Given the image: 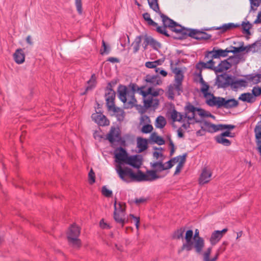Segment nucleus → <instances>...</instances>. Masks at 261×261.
<instances>
[{
  "label": "nucleus",
  "mask_w": 261,
  "mask_h": 261,
  "mask_svg": "<svg viewBox=\"0 0 261 261\" xmlns=\"http://www.w3.org/2000/svg\"><path fill=\"white\" fill-rule=\"evenodd\" d=\"M163 93L162 89H154L152 87H149L145 91H141V95L143 96L144 107L147 109L149 108L156 109L159 105V100L157 97Z\"/></svg>",
  "instance_id": "1"
},
{
  "label": "nucleus",
  "mask_w": 261,
  "mask_h": 261,
  "mask_svg": "<svg viewBox=\"0 0 261 261\" xmlns=\"http://www.w3.org/2000/svg\"><path fill=\"white\" fill-rule=\"evenodd\" d=\"M118 97L124 103L125 109L132 108L135 106L137 100L132 94H129L128 88L124 85H119L118 88Z\"/></svg>",
  "instance_id": "2"
},
{
  "label": "nucleus",
  "mask_w": 261,
  "mask_h": 261,
  "mask_svg": "<svg viewBox=\"0 0 261 261\" xmlns=\"http://www.w3.org/2000/svg\"><path fill=\"white\" fill-rule=\"evenodd\" d=\"M206 103L210 107H217L218 108L223 107L226 109H230L238 106V101L234 98L226 100L221 97H213L207 99Z\"/></svg>",
  "instance_id": "3"
},
{
  "label": "nucleus",
  "mask_w": 261,
  "mask_h": 261,
  "mask_svg": "<svg viewBox=\"0 0 261 261\" xmlns=\"http://www.w3.org/2000/svg\"><path fill=\"white\" fill-rule=\"evenodd\" d=\"M187 116L188 117V121L190 123H196L202 122L197 117V115L201 118L206 117L208 112L204 110L197 108L193 106L192 103H189L186 107Z\"/></svg>",
  "instance_id": "4"
},
{
  "label": "nucleus",
  "mask_w": 261,
  "mask_h": 261,
  "mask_svg": "<svg viewBox=\"0 0 261 261\" xmlns=\"http://www.w3.org/2000/svg\"><path fill=\"white\" fill-rule=\"evenodd\" d=\"M81 233L80 227L72 225L67 232V239L69 244L74 248H79L81 245V240L79 237Z\"/></svg>",
  "instance_id": "5"
},
{
  "label": "nucleus",
  "mask_w": 261,
  "mask_h": 261,
  "mask_svg": "<svg viewBox=\"0 0 261 261\" xmlns=\"http://www.w3.org/2000/svg\"><path fill=\"white\" fill-rule=\"evenodd\" d=\"M149 7L154 11L159 13L162 19L163 25L165 27L173 28L176 24V22L169 18L168 16L163 14L160 10L158 0H147Z\"/></svg>",
  "instance_id": "6"
},
{
  "label": "nucleus",
  "mask_w": 261,
  "mask_h": 261,
  "mask_svg": "<svg viewBox=\"0 0 261 261\" xmlns=\"http://www.w3.org/2000/svg\"><path fill=\"white\" fill-rule=\"evenodd\" d=\"M111 83H109L108 86L105 90V98L108 109L116 112V109L115 107V92L112 89Z\"/></svg>",
  "instance_id": "7"
},
{
  "label": "nucleus",
  "mask_w": 261,
  "mask_h": 261,
  "mask_svg": "<svg viewBox=\"0 0 261 261\" xmlns=\"http://www.w3.org/2000/svg\"><path fill=\"white\" fill-rule=\"evenodd\" d=\"M238 62V59L237 57H230L227 60L221 61L218 66H215L214 71L216 73L226 71L231 67L232 64L237 63Z\"/></svg>",
  "instance_id": "8"
},
{
  "label": "nucleus",
  "mask_w": 261,
  "mask_h": 261,
  "mask_svg": "<svg viewBox=\"0 0 261 261\" xmlns=\"http://www.w3.org/2000/svg\"><path fill=\"white\" fill-rule=\"evenodd\" d=\"M183 75L180 70H178L175 74L174 83L173 85H170L169 87V92L170 94H173V90L178 92L180 94L182 91V82L183 80Z\"/></svg>",
  "instance_id": "9"
},
{
  "label": "nucleus",
  "mask_w": 261,
  "mask_h": 261,
  "mask_svg": "<svg viewBox=\"0 0 261 261\" xmlns=\"http://www.w3.org/2000/svg\"><path fill=\"white\" fill-rule=\"evenodd\" d=\"M193 236V232L192 230H188L187 231L185 238L186 243L182 244L181 249L178 250L179 253L184 250L189 251L193 248V241L192 240Z\"/></svg>",
  "instance_id": "10"
},
{
  "label": "nucleus",
  "mask_w": 261,
  "mask_h": 261,
  "mask_svg": "<svg viewBox=\"0 0 261 261\" xmlns=\"http://www.w3.org/2000/svg\"><path fill=\"white\" fill-rule=\"evenodd\" d=\"M116 170L119 177L124 181L128 182L129 180L127 177L130 178L132 173V170L128 167L123 168L121 165H117L116 166Z\"/></svg>",
  "instance_id": "11"
},
{
  "label": "nucleus",
  "mask_w": 261,
  "mask_h": 261,
  "mask_svg": "<svg viewBox=\"0 0 261 261\" xmlns=\"http://www.w3.org/2000/svg\"><path fill=\"white\" fill-rule=\"evenodd\" d=\"M232 76L226 73L217 76L216 85L218 88H226L229 86Z\"/></svg>",
  "instance_id": "12"
},
{
  "label": "nucleus",
  "mask_w": 261,
  "mask_h": 261,
  "mask_svg": "<svg viewBox=\"0 0 261 261\" xmlns=\"http://www.w3.org/2000/svg\"><path fill=\"white\" fill-rule=\"evenodd\" d=\"M229 53L228 48L224 50L221 49H215V48H214L213 50L208 51L205 55V59L208 58L209 57L212 59H217L220 57H225Z\"/></svg>",
  "instance_id": "13"
},
{
  "label": "nucleus",
  "mask_w": 261,
  "mask_h": 261,
  "mask_svg": "<svg viewBox=\"0 0 261 261\" xmlns=\"http://www.w3.org/2000/svg\"><path fill=\"white\" fill-rule=\"evenodd\" d=\"M189 103H191L190 102H188L186 103V106L184 107V114H182L181 113L177 112L175 109L172 110L170 113L171 118L173 120V121H179L182 122L184 121L186 119H188V117L187 116V112H186V107L188 106Z\"/></svg>",
  "instance_id": "14"
},
{
  "label": "nucleus",
  "mask_w": 261,
  "mask_h": 261,
  "mask_svg": "<svg viewBox=\"0 0 261 261\" xmlns=\"http://www.w3.org/2000/svg\"><path fill=\"white\" fill-rule=\"evenodd\" d=\"M189 36L197 40H208L212 36L205 32L200 31L196 29H190Z\"/></svg>",
  "instance_id": "15"
},
{
  "label": "nucleus",
  "mask_w": 261,
  "mask_h": 261,
  "mask_svg": "<svg viewBox=\"0 0 261 261\" xmlns=\"http://www.w3.org/2000/svg\"><path fill=\"white\" fill-rule=\"evenodd\" d=\"M227 230V228H224L222 230H215L213 232L210 238L211 245L214 246L218 243Z\"/></svg>",
  "instance_id": "16"
},
{
  "label": "nucleus",
  "mask_w": 261,
  "mask_h": 261,
  "mask_svg": "<svg viewBox=\"0 0 261 261\" xmlns=\"http://www.w3.org/2000/svg\"><path fill=\"white\" fill-rule=\"evenodd\" d=\"M115 161L118 163L117 165H121L122 163L126 164L128 159L126 150L122 147L119 149L118 152L115 154Z\"/></svg>",
  "instance_id": "17"
},
{
  "label": "nucleus",
  "mask_w": 261,
  "mask_h": 261,
  "mask_svg": "<svg viewBox=\"0 0 261 261\" xmlns=\"http://www.w3.org/2000/svg\"><path fill=\"white\" fill-rule=\"evenodd\" d=\"M114 218L115 221L121 225L122 227L123 226L124 224L128 222V219H126L125 217V213H118L117 210V201H115L114 202Z\"/></svg>",
  "instance_id": "18"
},
{
  "label": "nucleus",
  "mask_w": 261,
  "mask_h": 261,
  "mask_svg": "<svg viewBox=\"0 0 261 261\" xmlns=\"http://www.w3.org/2000/svg\"><path fill=\"white\" fill-rule=\"evenodd\" d=\"M92 118L97 124L100 126H107L110 124L109 120L105 115L100 113L93 114Z\"/></svg>",
  "instance_id": "19"
},
{
  "label": "nucleus",
  "mask_w": 261,
  "mask_h": 261,
  "mask_svg": "<svg viewBox=\"0 0 261 261\" xmlns=\"http://www.w3.org/2000/svg\"><path fill=\"white\" fill-rule=\"evenodd\" d=\"M201 123V128L202 130L213 133L219 130L218 125L212 124L206 121L200 122Z\"/></svg>",
  "instance_id": "20"
},
{
  "label": "nucleus",
  "mask_w": 261,
  "mask_h": 261,
  "mask_svg": "<svg viewBox=\"0 0 261 261\" xmlns=\"http://www.w3.org/2000/svg\"><path fill=\"white\" fill-rule=\"evenodd\" d=\"M200 83L201 85V87L200 88V91L203 94L204 97L206 99H209L210 98H213V97H215L213 94L208 92V89L210 88L209 85L203 80L202 76H200ZM207 100H206V101Z\"/></svg>",
  "instance_id": "21"
},
{
  "label": "nucleus",
  "mask_w": 261,
  "mask_h": 261,
  "mask_svg": "<svg viewBox=\"0 0 261 261\" xmlns=\"http://www.w3.org/2000/svg\"><path fill=\"white\" fill-rule=\"evenodd\" d=\"M247 85V82L243 79L235 80L234 77H231L229 86L234 91H237L238 89L242 87H245Z\"/></svg>",
  "instance_id": "22"
},
{
  "label": "nucleus",
  "mask_w": 261,
  "mask_h": 261,
  "mask_svg": "<svg viewBox=\"0 0 261 261\" xmlns=\"http://www.w3.org/2000/svg\"><path fill=\"white\" fill-rule=\"evenodd\" d=\"M126 164L139 169L142 165V158L137 155L129 156Z\"/></svg>",
  "instance_id": "23"
},
{
  "label": "nucleus",
  "mask_w": 261,
  "mask_h": 261,
  "mask_svg": "<svg viewBox=\"0 0 261 261\" xmlns=\"http://www.w3.org/2000/svg\"><path fill=\"white\" fill-rule=\"evenodd\" d=\"M215 62L213 61V59L211 58L206 62H199L196 65L197 69L201 70L203 69H210L214 70Z\"/></svg>",
  "instance_id": "24"
},
{
  "label": "nucleus",
  "mask_w": 261,
  "mask_h": 261,
  "mask_svg": "<svg viewBox=\"0 0 261 261\" xmlns=\"http://www.w3.org/2000/svg\"><path fill=\"white\" fill-rule=\"evenodd\" d=\"M107 139L111 143L119 140V135L115 127H111L109 133L107 135Z\"/></svg>",
  "instance_id": "25"
},
{
  "label": "nucleus",
  "mask_w": 261,
  "mask_h": 261,
  "mask_svg": "<svg viewBox=\"0 0 261 261\" xmlns=\"http://www.w3.org/2000/svg\"><path fill=\"white\" fill-rule=\"evenodd\" d=\"M145 80L147 83H149L153 86L160 85L162 83L160 77L157 75L148 74L145 77Z\"/></svg>",
  "instance_id": "26"
},
{
  "label": "nucleus",
  "mask_w": 261,
  "mask_h": 261,
  "mask_svg": "<svg viewBox=\"0 0 261 261\" xmlns=\"http://www.w3.org/2000/svg\"><path fill=\"white\" fill-rule=\"evenodd\" d=\"M148 45H150L152 47H160V44L155 40L153 38L147 35L144 37V41L143 43V47L145 49Z\"/></svg>",
  "instance_id": "27"
},
{
  "label": "nucleus",
  "mask_w": 261,
  "mask_h": 261,
  "mask_svg": "<svg viewBox=\"0 0 261 261\" xmlns=\"http://www.w3.org/2000/svg\"><path fill=\"white\" fill-rule=\"evenodd\" d=\"M204 246V241L203 238H198L193 241V248L197 254H201Z\"/></svg>",
  "instance_id": "28"
},
{
  "label": "nucleus",
  "mask_w": 261,
  "mask_h": 261,
  "mask_svg": "<svg viewBox=\"0 0 261 261\" xmlns=\"http://www.w3.org/2000/svg\"><path fill=\"white\" fill-rule=\"evenodd\" d=\"M14 59L17 64H22L24 62L25 55L22 49H17L13 55Z\"/></svg>",
  "instance_id": "29"
},
{
  "label": "nucleus",
  "mask_w": 261,
  "mask_h": 261,
  "mask_svg": "<svg viewBox=\"0 0 261 261\" xmlns=\"http://www.w3.org/2000/svg\"><path fill=\"white\" fill-rule=\"evenodd\" d=\"M212 174L211 172L206 169H204L201 174L199 181L200 184H204L208 182L211 177Z\"/></svg>",
  "instance_id": "30"
},
{
  "label": "nucleus",
  "mask_w": 261,
  "mask_h": 261,
  "mask_svg": "<svg viewBox=\"0 0 261 261\" xmlns=\"http://www.w3.org/2000/svg\"><path fill=\"white\" fill-rule=\"evenodd\" d=\"M212 248L210 247L207 248L204 252H203L202 256L203 261H216L218 259L219 254L221 253H219V252H218L217 251L215 256L212 259L210 258V256L212 252Z\"/></svg>",
  "instance_id": "31"
},
{
  "label": "nucleus",
  "mask_w": 261,
  "mask_h": 261,
  "mask_svg": "<svg viewBox=\"0 0 261 261\" xmlns=\"http://www.w3.org/2000/svg\"><path fill=\"white\" fill-rule=\"evenodd\" d=\"M145 181H152L155 180L161 177L160 176L156 174L155 170H148L145 174Z\"/></svg>",
  "instance_id": "32"
},
{
  "label": "nucleus",
  "mask_w": 261,
  "mask_h": 261,
  "mask_svg": "<svg viewBox=\"0 0 261 261\" xmlns=\"http://www.w3.org/2000/svg\"><path fill=\"white\" fill-rule=\"evenodd\" d=\"M145 173L139 170L137 173L132 171L130 179L132 181H145Z\"/></svg>",
  "instance_id": "33"
},
{
  "label": "nucleus",
  "mask_w": 261,
  "mask_h": 261,
  "mask_svg": "<svg viewBox=\"0 0 261 261\" xmlns=\"http://www.w3.org/2000/svg\"><path fill=\"white\" fill-rule=\"evenodd\" d=\"M96 85V76L94 74L92 75L91 78L87 81L85 91L83 95L85 94L89 91L92 90Z\"/></svg>",
  "instance_id": "34"
},
{
  "label": "nucleus",
  "mask_w": 261,
  "mask_h": 261,
  "mask_svg": "<svg viewBox=\"0 0 261 261\" xmlns=\"http://www.w3.org/2000/svg\"><path fill=\"white\" fill-rule=\"evenodd\" d=\"M147 140L146 139L138 138L137 139V147L139 149V152L144 151L147 148Z\"/></svg>",
  "instance_id": "35"
},
{
  "label": "nucleus",
  "mask_w": 261,
  "mask_h": 261,
  "mask_svg": "<svg viewBox=\"0 0 261 261\" xmlns=\"http://www.w3.org/2000/svg\"><path fill=\"white\" fill-rule=\"evenodd\" d=\"M129 91V94H132L133 96H135V93L136 92H138L140 94H141V91H144L143 89L144 87H139L136 84L130 83L128 87H127Z\"/></svg>",
  "instance_id": "36"
},
{
  "label": "nucleus",
  "mask_w": 261,
  "mask_h": 261,
  "mask_svg": "<svg viewBox=\"0 0 261 261\" xmlns=\"http://www.w3.org/2000/svg\"><path fill=\"white\" fill-rule=\"evenodd\" d=\"M171 30L175 33H180L184 35L188 36H189V33L190 30V29H186L184 28L180 25L178 24L176 22L175 27H174L173 28H171Z\"/></svg>",
  "instance_id": "37"
},
{
  "label": "nucleus",
  "mask_w": 261,
  "mask_h": 261,
  "mask_svg": "<svg viewBox=\"0 0 261 261\" xmlns=\"http://www.w3.org/2000/svg\"><path fill=\"white\" fill-rule=\"evenodd\" d=\"M240 26V24H234L233 23H228L223 24L222 26L220 27L217 28L216 30H220L222 33H224L228 30H231L233 28H236L239 27Z\"/></svg>",
  "instance_id": "38"
},
{
  "label": "nucleus",
  "mask_w": 261,
  "mask_h": 261,
  "mask_svg": "<svg viewBox=\"0 0 261 261\" xmlns=\"http://www.w3.org/2000/svg\"><path fill=\"white\" fill-rule=\"evenodd\" d=\"M239 99L243 101L252 103L254 100V97L250 93H244L241 94Z\"/></svg>",
  "instance_id": "39"
},
{
  "label": "nucleus",
  "mask_w": 261,
  "mask_h": 261,
  "mask_svg": "<svg viewBox=\"0 0 261 261\" xmlns=\"http://www.w3.org/2000/svg\"><path fill=\"white\" fill-rule=\"evenodd\" d=\"M150 140L154 143L162 145L165 144V140L161 137L158 136L156 133H153L150 137Z\"/></svg>",
  "instance_id": "40"
},
{
  "label": "nucleus",
  "mask_w": 261,
  "mask_h": 261,
  "mask_svg": "<svg viewBox=\"0 0 261 261\" xmlns=\"http://www.w3.org/2000/svg\"><path fill=\"white\" fill-rule=\"evenodd\" d=\"M215 139L217 143L221 144L225 146H229L231 145V141L224 137L218 135L215 137Z\"/></svg>",
  "instance_id": "41"
},
{
  "label": "nucleus",
  "mask_w": 261,
  "mask_h": 261,
  "mask_svg": "<svg viewBox=\"0 0 261 261\" xmlns=\"http://www.w3.org/2000/svg\"><path fill=\"white\" fill-rule=\"evenodd\" d=\"M166 124L165 118L162 116H158L155 121V127L159 128H163Z\"/></svg>",
  "instance_id": "42"
},
{
  "label": "nucleus",
  "mask_w": 261,
  "mask_h": 261,
  "mask_svg": "<svg viewBox=\"0 0 261 261\" xmlns=\"http://www.w3.org/2000/svg\"><path fill=\"white\" fill-rule=\"evenodd\" d=\"M187 156V154L185 153L183 154L181 156V160H180V162H179L178 164L176 167V169L175 171V172L174 173V175H177L179 174L182 168L184 166V164L186 162V159Z\"/></svg>",
  "instance_id": "43"
},
{
  "label": "nucleus",
  "mask_w": 261,
  "mask_h": 261,
  "mask_svg": "<svg viewBox=\"0 0 261 261\" xmlns=\"http://www.w3.org/2000/svg\"><path fill=\"white\" fill-rule=\"evenodd\" d=\"M150 164L151 166L155 169V171H162L166 170V168H165V164H163L162 162L151 163Z\"/></svg>",
  "instance_id": "44"
},
{
  "label": "nucleus",
  "mask_w": 261,
  "mask_h": 261,
  "mask_svg": "<svg viewBox=\"0 0 261 261\" xmlns=\"http://www.w3.org/2000/svg\"><path fill=\"white\" fill-rule=\"evenodd\" d=\"M254 133L256 141H261V121L257 122L254 128Z\"/></svg>",
  "instance_id": "45"
},
{
  "label": "nucleus",
  "mask_w": 261,
  "mask_h": 261,
  "mask_svg": "<svg viewBox=\"0 0 261 261\" xmlns=\"http://www.w3.org/2000/svg\"><path fill=\"white\" fill-rule=\"evenodd\" d=\"M185 232V228L181 227L174 232L172 234V238L174 239H183V235Z\"/></svg>",
  "instance_id": "46"
},
{
  "label": "nucleus",
  "mask_w": 261,
  "mask_h": 261,
  "mask_svg": "<svg viewBox=\"0 0 261 261\" xmlns=\"http://www.w3.org/2000/svg\"><path fill=\"white\" fill-rule=\"evenodd\" d=\"M143 17L145 21H147L149 25L153 27H157L158 24L154 22L151 18L150 14L148 13H145L143 14Z\"/></svg>",
  "instance_id": "47"
},
{
  "label": "nucleus",
  "mask_w": 261,
  "mask_h": 261,
  "mask_svg": "<svg viewBox=\"0 0 261 261\" xmlns=\"http://www.w3.org/2000/svg\"><path fill=\"white\" fill-rule=\"evenodd\" d=\"M248 76V80L252 81L254 84H257L260 82L261 74H257L254 75H249Z\"/></svg>",
  "instance_id": "48"
},
{
  "label": "nucleus",
  "mask_w": 261,
  "mask_h": 261,
  "mask_svg": "<svg viewBox=\"0 0 261 261\" xmlns=\"http://www.w3.org/2000/svg\"><path fill=\"white\" fill-rule=\"evenodd\" d=\"M229 48V53H232L233 54L240 53L242 51H243L245 50L246 48L244 46H240L238 47L230 46Z\"/></svg>",
  "instance_id": "49"
},
{
  "label": "nucleus",
  "mask_w": 261,
  "mask_h": 261,
  "mask_svg": "<svg viewBox=\"0 0 261 261\" xmlns=\"http://www.w3.org/2000/svg\"><path fill=\"white\" fill-rule=\"evenodd\" d=\"M160 61L159 60H156L153 62H147L145 63V66L148 68H155L157 66L159 65Z\"/></svg>",
  "instance_id": "50"
},
{
  "label": "nucleus",
  "mask_w": 261,
  "mask_h": 261,
  "mask_svg": "<svg viewBox=\"0 0 261 261\" xmlns=\"http://www.w3.org/2000/svg\"><path fill=\"white\" fill-rule=\"evenodd\" d=\"M102 48L100 49V54L103 55L104 54H108L110 51V47L107 45L104 40L102 41Z\"/></svg>",
  "instance_id": "51"
},
{
  "label": "nucleus",
  "mask_w": 261,
  "mask_h": 261,
  "mask_svg": "<svg viewBox=\"0 0 261 261\" xmlns=\"http://www.w3.org/2000/svg\"><path fill=\"white\" fill-rule=\"evenodd\" d=\"M242 27L245 33L247 34H250L249 30L251 28V24L249 22L247 23L243 22L242 24Z\"/></svg>",
  "instance_id": "52"
},
{
  "label": "nucleus",
  "mask_w": 261,
  "mask_h": 261,
  "mask_svg": "<svg viewBox=\"0 0 261 261\" xmlns=\"http://www.w3.org/2000/svg\"><path fill=\"white\" fill-rule=\"evenodd\" d=\"M117 212L118 213H125V204L122 202L117 203Z\"/></svg>",
  "instance_id": "53"
},
{
  "label": "nucleus",
  "mask_w": 261,
  "mask_h": 261,
  "mask_svg": "<svg viewBox=\"0 0 261 261\" xmlns=\"http://www.w3.org/2000/svg\"><path fill=\"white\" fill-rule=\"evenodd\" d=\"M218 127L220 130L227 129L231 130L235 127V126L231 124H218Z\"/></svg>",
  "instance_id": "54"
},
{
  "label": "nucleus",
  "mask_w": 261,
  "mask_h": 261,
  "mask_svg": "<svg viewBox=\"0 0 261 261\" xmlns=\"http://www.w3.org/2000/svg\"><path fill=\"white\" fill-rule=\"evenodd\" d=\"M153 127L151 124H146L142 127L141 131L143 133L147 134L150 133Z\"/></svg>",
  "instance_id": "55"
},
{
  "label": "nucleus",
  "mask_w": 261,
  "mask_h": 261,
  "mask_svg": "<svg viewBox=\"0 0 261 261\" xmlns=\"http://www.w3.org/2000/svg\"><path fill=\"white\" fill-rule=\"evenodd\" d=\"M156 27V32H158L160 34L164 35L165 36H166L167 37H169V35L168 34V33L166 30V27H165L164 26V27H158L157 26Z\"/></svg>",
  "instance_id": "56"
},
{
  "label": "nucleus",
  "mask_w": 261,
  "mask_h": 261,
  "mask_svg": "<svg viewBox=\"0 0 261 261\" xmlns=\"http://www.w3.org/2000/svg\"><path fill=\"white\" fill-rule=\"evenodd\" d=\"M102 194L107 197H110L112 195V191L108 189L106 186H103L101 190Z\"/></svg>",
  "instance_id": "57"
},
{
  "label": "nucleus",
  "mask_w": 261,
  "mask_h": 261,
  "mask_svg": "<svg viewBox=\"0 0 261 261\" xmlns=\"http://www.w3.org/2000/svg\"><path fill=\"white\" fill-rule=\"evenodd\" d=\"M89 176V182L90 184H92L95 182V173L91 169L88 174Z\"/></svg>",
  "instance_id": "58"
},
{
  "label": "nucleus",
  "mask_w": 261,
  "mask_h": 261,
  "mask_svg": "<svg viewBox=\"0 0 261 261\" xmlns=\"http://www.w3.org/2000/svg\"><path fill=\"white\" fill-rule=\"evenodd\" d=\"M252 95L253 96H258L261 94V87H254L252 89Z\"/></svg>",
  "instance_id": "59"
},
{
  "label": "nucleus",
  "mask_w": 261,
  "mask_h": 261,
  "mask_svg": "<svg viewBox=\"0 0 261 261\" xmlns=\"http://www.w3.org/2000/svg\"><path fill=\"white\" fill-rule=\"evenodd\" d=\"M129 217L134 220L136 228L137 229H139V223H140V218L135 216L133 214H130Z\"/></svg>",
  "instance_id": "60"
},
{
  "label": "nucleus",
  "mask_w": 261,
  "mask_h": 261,
  "mask_svg": "<svg viewBox=\"0 0 261 261\" xmlns=\"http://www.w3.org/2000/svg\"><path fill=\"white\" fill-rule=\"evenodd\" d=\"M251 4V7L253 9V7H257L261 4V0H249Z\"/></svg>",
  "instance_id": "61"
},
{
  "label": "nucleus",
  "mask_w": 261,
  "mask_h": 261,
  "mask_svg": "<svg viewBox=\"0 0 261 261\" xmlns=\"http://www.w3.org/2000/svg\"><path fill=\"white\" fill-rule=\"evenodd\" d=\"M75 5L76 9L79 13L81 14L82 13V4L81 0H75Z\"/></svg>",
  "instance_id": "62"
},
{
  "label": "nucleus",
  "mask_w": 261,
  "mask_h": 261,
  "mask_svg": "<svg viewBox=\"0 0 261 261\" xmlns=\"http://www.w3.org/2000/svg\"><path fill=\"white\" fill-rule=\"evenodd\" d=\"M228 244L227 242H224L222 245L220 246L219 249L217 250V251L219 252V253H222L223 252H224L226 249V246Z\"/></svg>",
  "instance_id": "63"
},
{
  "label": "nucleus",
  "mask_w": 261,
  "mask_h": 261,
  "mask_svg": "<svg viewBox=\"0 0 261 261\" xmlns=\"http://www.w3.org/2000/svg\"><path fill=\"white\" fill-rule=\"evenodd\" d=\"M147 199L144 197H141L140 198H136L135 200V202L136 204H140L141 203H143L147 201Z\"/></svg>",
  "instance_id": "64"
}]
</instances>
